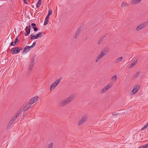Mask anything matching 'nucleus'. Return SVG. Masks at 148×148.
Returning a JSON list of instances; mask_svg holds the SVG:
<instances>
[{
  "label": "nucleus",
  "instance_id": "nucleus-1",
  "mask_svg": "<svg viewBox=\"0 0 148 148\" xmlns=\"http://www.w3.org/2000/svg\"><path fill=\"white\" fill-rule=\"evenodd\" d=\"M75 98V95H71L65 99L60 101L58 103V105L60 107H64L69 104Z\"/></svg>",
  "mask_w": 148,
  "mask_h": 148
},
{
  "label": "nucleus",
  "instance_id": "nucleus-31",
  "mask_svg": "<svg viewBox=\"0 0 148 148\" xmlns=\"http://www.w3.org/2000/svg\"><path fill=\"white\" fill-rule=\"evenodd\" d=\"M22 110L21 108V109L19 110L18 112L16 114L18 116L22 112Z\"/></svg>",
  "mask_w": 148,
  "mask_h": 148
},
{
  "label": "nucleus",
  "instance_id": "nucleus-7",
  "mask_svg": "<svg viewBox=\"0 0 148 148\" xmlns=\"http://www.w3.org/2000/svg\"><path fill=\"white\" fill-rule=\"evenodd\" d=\"M52 13V11H49V10L48 14L47 15L45 19V21L44 23V25H46L47 24L48 22L49 21L48 19L49 18V16Z\"/></svg>",
  "mask_w": 148,
  "mask_h": 148
},
{
  "label": "nucleus",
  "instance_id": "nucleus-3",
  "mask_svg": "<svg viewBox=\"0 0 148 148\" xmlns=\"http://www.w3.org/2000/svg\"><path fill=\"white\" fill-rule=\"evenodd\" d=\"M87 120V117L86 115L82 116L78 122V125H81L83 124Z\"/></svg>",
  "mask_w": 148,
  "mask_h": 148
},
{
  "label": "nucleus",
  "instance_id": "nucleus-25",
  "mask_svg": "<svg viewBox=\"0 0 148 148\" xmlns=\"http://www.w3.org/2000/svg\"><path fill=\"white\" fill-rule=\"evenodd\" d=\"M42 0H38V2L36 4V6L37 8L39 7L41 5Z\"/></svg>",
  "mask_w": 148,
  "mask_h": 148
},
{
  "label": "nucleus",
  "instance_id": "nucleus-11",
  "mask_svg": "<svg viewBox=\"0 0 148 148\" xmlns=\"http://www.w3.org/2000/svg\"><path fill=\"white\" fill-rule=\"evenodd\" d=\"M31 47L30 46H26L24 48V50H23V53L25 52L26 53H27L28 51H29L31 49Z\"/></svg>",
  "mask_w": 148,
  "mask_h": 148
},
{
  "label": "nucleus",
  "instance_id": "nucleus-18",
  "mask_svg": "<svg viewBox=\"0 0 148 148\" xmlns=\"http://www.w3.org/2000/svg\"><path fill=\"white\" fill-rule=\"evenodd\" d=\"M34 66V63L31 62L29 66V70L31 71L33 68Z\"/></svg>",
  "mask_w": 148,
  "mask_h": 148
},
{
  "label": "nucleus",
  "instance_id": "nucleus-43",
  "mask_svg": "<svg viewBox=\"0 0 148 148\" xmlns=\"http://www.w3.org/2000/svg\"><path fill=\"white\" fill-rule=\"evenodd\" d=\"M28 28V29H31V25H29L28 26H27L26 27V28Z\"/></svg>",
  "mask_w": 148,
  "mask_h": 148
},
{
  "label": "nucleus",
  "instance_id": "nucleus-33",
  "mask_svg": "<svg viewBox=\"0 0 148 148\" xmlns=\"http://www.w3.org/2000/svg\"><path fill=\"white\" fill-rule=\"evenodd\" d=\"M148 125V122H147L146 123V125H145L142 128V130H143V129H144L145 128H146Z\"/></svg>",
  "mask_w": 148,
  "mask_h": 148
},
{
  "label": "nucleus",
  "instance_id": "nucleus-35",
  "mask_svg": "<svg viewBox=\"0 0 148 148\" xmlns=\"http://www.w3.org/2000/svg\"><path fill=\"white\" fill-rule=\"evenodd\" d=\"M18 116V115L16 114L15 116H14L12 118V120H13L14 121L17 118V117Z\"/></svg>",
  "mask_w": 148,
  "mask_h": 148
},
{
  "label": "nucleus",
  "instance_id": "nucleus-20",
  "mask_svg": "<svg viewBox=\"0 0 148 148\" xmlns=\"http://www.w3.org/2000/svg\"><path fill=\"white\" fill-rule=\"evenodd\" d=\"M123 59V57H121L117 58L115 61L116 63H119Z\"/></svg>",
  "mask_w": 148,
  "mask_h": 148
},
{
  "label": "nucleus",
  "instance_id": "nucleus-2",
  "mask_svg": "<svg viewBox=\"0 0 148 148\" xmlns=\"http://www.w3.org/2000/svg\"><path fill=\"white\" fill-rule=\"evenodd\" d=\"M112 86V84L111 83L108 84L107 85L105 86L100 91L99 93L100 94H103L106 92V91L108 90L109 89L111 88Z\"/></svg>",
  "mask_w": 148,
  "mask_h": 148
},
{
  "label": "nucleus",
  "instance_id": "nucleus-5",
  "mask_svg": "<svg viewBox=\"0 0 148 148\" xmlns=\"http://www.w3.org/2000/svg\"><path fill=\"white\" fill-rule=\"evenodd\" d=\"M109 51V48L107 47H105L102 49L100 54L104 56Z\"/></svg>",
  "mask_w": 148,
  "mask_h": 148
},
{
  "label": "nucleus",
  "instance_id": "nucleus-22",
  "mask_svg": "<svg viewBox=\"0 0 148 148\" xmlns=\"http://www.w3.org/2000/svg\"><path fill=\"white\" fill-rule=\"evenodd\" d=\"M128 5V4L125 2H124L122 3L121 5V7H124Z\"/></svg>",
  "mask_w": 148,
  "mask_h": 148
},
{
  "label": "nucleus",
  "instance_id": "nucleus-39",
  "mask_svg": "<svg viewBox=\"0 0 148 148\" xmlns=\"http://www.w3.org/2000/svg\"><path fill=\"white\" fill-rule=\"evenodd\" d=\"M36 24L35 23H32L31 24V25H32V27H34H34L36 26Z\"/></svg>",
  "mask_w": 148,
  "mask_h": 148
},
{
  "label": "nucleus",
  "instance_id": "nucleus-47",
  "mask_svg": "<svg viewBox=\"0 0 148 148\" xmlns=\"http://www.w3.org/2000/svg\"><path fill=\"white\" fill-rule=\"evenodd\" d=\"M147 23H148V20H147Z\"/></svg>",
  "mask_w": 148,
  "mask_h": 148
},
{
  "label": "nucleus",
  "instance_id": "nucleus-19",
  "mask_svg": "<svg viewBox=\"0 0 148 148\" xmlns=\"http://www.w3.org/2000/svg\"><path fill=\"white\" fill-rule=\"evenodd\" d=\"M139 72H138L136 73L132 77V79L134 80L139 75Z\"/></svg>",
  "mask_w": 148,
  "mask_h": 148
},
{
  "label": "nucleus",
  "instance_id": "nucleus-28",
  "mask_svg": "<svg viewBox=\"0 0 148 148\" xmlns=\"http://www.w3.org/2000/svg\"><path fill=\"white\" fill-rule=\"evenodd\" d=\"M38 97H33L32 99H33V101H34V102L37 101L38 99Z\"/></svg>",
  "mask_w": 148,
  "mask_h": 148
},
{
  "label": "nucleus",
  "instance_id": "nucleus-14",
  "mask_svg": "<svg viewBox=\"0 0 148 148\" xmlns=\"http://www.w3.org/2000/svg\"><path fill=\"white\" fill-rule=\"evenodd\" d=\"M113 82H116L117 80V76L116 75H114L110 79Z\"/></svg>",
  "mask_w": 148,
  "mask_h": 148
},
{
  "label": "nucleus",
  "instance_id": "nucleus-21",
  "mask_svg": "<svg viewBox=\"0 0 148 148\" xmlns=\"http://www.w3.org/2000/svg\"><path fill=\"white\" fill-rule=\"evenodd\" d=\"M61 80V78H59L58 79H57L56 81L54 82L53 83L57 86L58 84L60 82Z\"/></svg>",
  "mask_w": 148,
  "mask_h": 148
},
{
  "label": "nucleus",
  "instance_id": "nucleus-12",
  "mask_svg": "<svg viewBox=\"0 0 148 148\" xmlns=\"http://www.w3.org/2000/svg\"><path fill=\"white\" fill-rule=\"evenodd\" d=\"M81 32V30L80 29H78L75 32V36L74 37L75 38H77L80 33Z\"/></svg>",
  "mask_w": 148,
  "mask_h": 148
},
{
  "label": "nucleus",
  "instance_id": "nucleus-40",
  "mask_svg": "<svg viewBox=\"0 0 148 148\" xmlns=\"http://www.w3.org/2000/svg\"><path fill=\"white\" fill-rule=\"evenodd\" d=\"M34 31L36 32V31H37L38 30V28H37L36 27L35 28H34Z\"/></svg>",
  "mask_w": 148,
  "mask_h": 148
},
{
  "label": "nucleus",
  "instance_id": "nucleus-15",
  "mask_svg": "<svg viewBox=\"0 0 148 148\" xmlns=\"http://www.w3.org/2000/svg\"><path fill=\"white\" fill-rule=\"evenodd\" d=\"M57 86L53 82L52 84H51L50 87V90L51 91L53 90Z\"/></svg>",
  "mask_w": 148,
  "mask_h": 148
},
{
  "label": "nucleus",
  "instance_id": "nucleus-13",
  "mask_svg": "<svg viewBox=\"0 0 148 148\" xmlns=\"http://www.w3.org/2000/svg\"><path fill=\"white\" fill-rule=\"evenodd\" d=\"M103 57V56H102L101 54L100 53L99 55H98L97 56V58H96L95 60V62H98L100 59L101 58Z\"/></svg>",
  "mask_w": 148,
  "mask_h": 148
},
{
  "label": "nucleus",
  "instance_id": "nucleus-4",
  "mask_svg": "<svg viewBox=\"0 0 148 148\" xmlns=\"http://www.w3.org/2000/svg\"><path fill=\"white\" fill-rule=\"evenodd\" d=\"M21 49L22 48L21 47H15L11 49V53L13 54L18 53Z\"/></svg>",
  "mask_w": 148,
  "mask_h": 148
},
{
  "label": "nucleus",
  "instance_id": "nucleus-27",
  "mask_svg": "<svg viewBox=\"0 0 148 148\" xmlns=\"http://www.w3.org/2000/svg\"><path fill=\"white\" fill-rule=\"evenodd\" d=\"M30 39L32 40L35 39H37L36 35V36L33 35L32 34L30 35Z\"/></svg>",
  "mask_w": 148,
  "mask_h": 148
},
{
  "label": "nucleus",
  "instance_id": "nucleus-37",
  "mask_svg": "<svg viewBox=\"0 0 148 148\" xmlns=\"http://www.w3.org/2000/svg\"><path fill=\"white\" fill-rule=\"evenodd\" d=\"M139 148H147V146L145 144L140 147Z\"/></svg>",
  "mask_w": 148,
  "mask_h": 148
},
{
  "label": "nucleus",
  "instance_id": "nucleus-6",
  "mask_svg": "<svg viewBox=\"0 0 148 148\" xmlns=\"http://www.w3.org/2000/svg\"><path fill=\"white\" fill-rule=\"evenodd\" d=\"M147 23L144 22L139 25L136 28L137 31H139L140 30L144 28L146 26Z\"/></svg>",
  "mask_w": 148,
  "mask_h": 148
},
{
  "label": "nucleus",
  "instance_id": "nucleus-45",
  "mask_svg": "<svg viewBox=\"0 0 148 148\" xmlns=\"http://www.w3.org/2000/svg\"><path fill=\"white\" fill-rule=\"evenodd\" d=\"M35 27H36V26H35V27L34 26V27H32L33 28V29H34V28H35Z\"/></svg>",
  "mask_w": 148,
  "mask_h": 148
},
{
  "label": "nucleus",
  "instance_id": "nucleus-36",
  "mask_svg": "<svg viewBox=\"0 0 148 148\" xmlns=\"http://www.w3.org/2000/svg\"><path fill=\"white\" fill-rule=\"evenodd\" d=\"M119 113H117L116 112H113L112 113V115L116 116L117 115H119Z\"/></svg>",
  "mask_w": 148,
  "mask_h": 148
},
{
  "label": "nucleus",
  "instance_id": "nucleus-17",
  "mask_svg": "<svg viewBox=\"0 0 148 148\" xmlns=\"http://www.w3.org/2000/svg\"><path fill=\"white\" fill-rule=\"evenodd\" d=\"M28 106L27 105H26L25 106H23L21 107V108L23 111H25L28 110V108H27Z\"/></svg>",
  "mask_w": 148,
  "mask_h": 148
},
{
  "label": "nucleus",
  "instance_id": "nucleus-46",
  "mask_svg": "<svg viewBox=\"0 0 148 148\" xmlns=\"http://www.w3.org/2000/svg\"><path fill=\"white\" fill-rule=\"evenodd\" d=\"M30 106H30H30H29V107H28V108H27H27H28V109L29 108H30Z\"/></svg>",
  "mask_w": 148,
  "mask_h": 148
},
{
  "label": "nucleus",
  "instance_id": "nucleus-26",
  "mask_svg": "<svg viewBox=\"0 0 148 148\" xmlns=\"http://www.w3.org/2000/svg\"><path fill=\"white\" fill-rule=\"evenodd\" d=\"M30 30L31 29H27L26 32H27V34H26V33H24V35L25 36H27L29 34L30 32Z\"/></svg>",
  "mask_w": 148,
  "mask_h": 148
},
{
  "label": "nucleus",
  "instance_id": "nucleus-23",
  "mask_svg": "<svg viewBox=\"0 0 148 148\" xmlns=\"http://www.w3.org/2000/svg\"><path fill=\"white\" fill-rule=\"evenodd\" d=\"M106 36V35L103 36L102 37H101L99 39L98 42V44H99L102 42L104 38Z\"/></svg>",
  "mask_w": 148,
  "mask_h": 148
},
{
  "label": "nucleus",
  "instance_id": "nucleus-16",
  "mask_svg": "<svg viewBox=\"0 0 148 148\" xmlns=\"http://www.w3.org/2000/svg\"><path fill=\"white\" fill-rule=\"evenodd\" d=\"M19 41L18 39L17 38H16L15 39V41L14 42H12L10 43V45L11 46L14 45L17 43V42Z\"/></svg>",
  "mask_w": 148,
  "mask_h": 148
},
{
  "label": "nucleus",
  "instance_id": "nucleus-38",
  "mask_svg": "<svg viewBox=\"0 0 148 148\" xmlns=\"http://www.w3.org/2000/svg\"><path fill=\"white\" fill-rule=\"evenodd\" d=\"M12 124H10V123H9L8 124V125L7 127V129H8L9 128L10 126Z\"/></svg>",
  "mask_w": 148,
  "mask_h": 148
},
{
  "label": "nucleus",
  "instance_id": "nucleus-10",
  "mask_svg": "<svg viewBox=\"0 0 148 148\" xmlns=\"http://www.w3.org/2000/svg\"><path fill=\"white\" fill-rule=\"evenodd\" d=\"M137 61V59H134L132 62V63L130 65L129 67V68H131L134 66L136 64Z\"/></svg>",
  "mask_w": 148,
  "mask_h": 148
},
{
  "label": "nucleus",
  "instance_id": "nucleus-41",
  "mask_svg": "<svg viewBox=\"0 0 148 148\" xmlns=\"http://www.w3.org/2000/svg\"><path fill=\"white\" fill-rule=\"evenodd\" d=\"M14 122V121H13V120H12V119H11L10 121L9 122V123H10V124H12V123H13V122Z\"/></svg>",
  "mask_w": 148,
  "mask_h": 148
},
{
  "label": "nucleus",
  "instance_id": "nucleus-29",
  "mask_svg": "<svg viewBox=\"0 0 148 148\" xmlns=\"http://www.w3.org/2000/svg\"><path fill=\"white\" fill-rule=\"evenodd\" d=\"M35 57H36V56H35V55L32 56V59L31 60V62L34 63V61H35Z\"/></svg>",
  "mask_w": 148,
  "mask_h": 148
},
{
  "label": "nucleus",
  "instance_id": "nucleus-8",
  "mask_svg": "<svg viewBox=\"0 0 148 148\" xmlns=\"http://www.w3.org/2000/svg\"><path fill=\"white\" fill-rule=\"evenodd\" d=\"M140 88V86L138 85H136L133 88V90L132 91V92L133 94H135L136 93L137 91H138V90H139Z\"/></svg>",
  "mask_w": 148,
  "mask_h": 148
},
{
  "label": "nucleus",
  "instance_id": "nucleus-42",
  "mask_svg": "<svg viewBox=\"0 0 148 148\" xmlns=\"http://www.w3.org/2000/svg\"><path fill=\"white\" fill-rule=\"evenodd\" d=\"M23 0V1L25 3V4H27V1H26V0Z\"/></svg>",
  "mask_w": 148,
  "mask_h": 148
},
{
  "label": "nucleus",
  "instance_id": "nucleus-24",
  "mask_svg": "<svg viewBox=\"0 0 148 148\" xmlns=\"http://www.w3.org/2000/svg\"><path fill=\"white\" fill-rule=\"evenodd\" d=\"M43 35V32H39L38 34L36 35L37 38H38L39 37L42 36Z\"/></svg>",
  "mask_w": 148,
  "mask_h": 148
},
{
  "label": "nucleus",
  "instance_id": "nucleus-9",
  "mask_svg": "<svg viewBox=\"0 0 148 148\" xmlns=\"http://www.w3.org/2000/svg\"><path fill=\"white\" fill-rule=\"evenodd\" d=\"M142 0H132L130 2V3L132 5L138 4Z\"/></svg>",
  "mask_w": 148,
  "mask_h": 148
},
{
  "label": "nucleus",
  "instance_id": "nucleus-30",
  "mask_svg": "<svg viewBox=\"0 0 148 148\" xmlns=\"http://www.w3.org/2000/svg\"><path fill=\"white\" fill-rule=\"evenodd\" d=\"M32 100L33 99L32 98L29 100V104L30 105V106L34 103V101H33Z\"/></svg>",
  "mask_w": 148,
  "mask_h": 148
},
{
  "label": "nucleus",
  "instance_id": "nucleus-32",
  "mask_svg": "<svg viewBox=\"0 0 148 148\" xmlns=\"http://www.w3.org/2000/svg\"><path fill=\"white\" fill-rule=\"evenodd\" d=\"M53 143H50L48 145L47 148H53Z\"/></svg>",
  "mask_w": 148,
  "mask_h": 148
},
{
  "label": "nucleus",
  "instance_id": "nucleus-44",
  "mask_svg": "<svg viewBox=\"0 0 148 148\" xmlns=\"http://www.w3.org/2000/svg\"><path fill=\"white\" fill-rule=\"evenodd\" d=\"M145 145L147 146V148H148V143L146 144Z\"/></svg>",
  "mask_w": 148,
  "mask_h": 148
},
{
  "label": "nucleus",
  "instance_id": "nucleus-34",
  "mask_svg": "<svg viewBox=\"0 0 148 148\" xmlns=\"http://www.w3.org/2000/svg\"><path fill=\"white\" fill-rule=\"evenodd\" d=\"M36 44V42H34L33 43L32 45V46H30L31 47V48H33L35 46Z\"/></svg>",
  "mask_w": 148,
  "mask_h": 148
}]
</instances>
